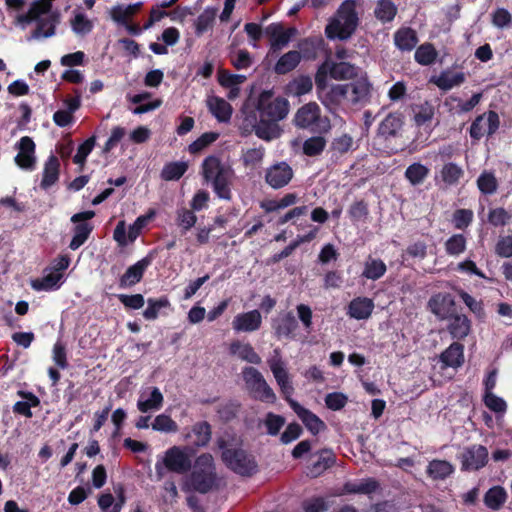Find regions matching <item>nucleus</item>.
I'll return each instance as SVG.
<instances>
[{
    "mask_svg": "<svg viewBox=\"0 0 512 512\" xmlns=\"http://www.w3.org/2000/svg\"><path fill=\"white\" fill-rule=\"evenodd\" d=\"M269 368L280 387L281 393L288 402L292 410L297 414L303 422L307 430L312 435H317L326 429L325 423L313 412L301 406L297 401L291 398L294 393V387L290 380L286 363L282 359L280 349L273 350L271 357L267 360Z\"/></svg>",
    "mask_w": 512,
    "mask_h": 512,
    "instance_id": "nucleus-1",
    "label": "nucleus"
},
{
    "mask_svg": "<svg viewBox=\"0 0 512 512\" xmlns=\"http://www.w3.org/2000/svg\"><path fill=\"white\" fill-rule=\"evenodd\" d=\"M33 22L36 27L27 37L28 41L50 38L56 34V27L60 23V13L52 10L49 1H33L26 13L17 15L15 23L21 29H25Z\"/></svg>",
    "mask_w": 512,
    "mask_h": 512,
    "instance_id": "nucleus-2",
    "label": "nucleus"
},
{
    "mask_svg": "<svg viewBox=\"0 0 512 512\" xmlns=\"http://www.w3.org/2000/svg\"><path fill=\"white\" fill-rule=\"evenodd\" d=\"M357 0H344L325 27L328 39L348 40L359 25Z\"/></svg>",
    "mask_w": 512,
    "mask_h": 512,
    "instance_id": "nucleus-3",
    "label": "nucleus"
},
{
    "mask_svg": "<svg viewBox=\"0 0 512 512\" xmlns=\"http://www.w3.org/2000/svg\"><path fill=\"white\" fill-rule=\"evenodd\" d=\"M202 175L207 182H211L216 195L224 200H231V184L233 170L221 163L216 156H208L202 163Z\"/></svg>",
    "mask_w": 512,
    "mask_h": 512,
    "instance_id": "nucleus-4",
    "label": "nucleus"
},
{
    "mask_svg": "<svg viewBox=\"0 0 512 512\" xmlns=\"http://www.w3.org/2000/svg\"><path fill=\"white\" fill-rule=\"evenodd\" d=\"M216 471L213 456L203 453L195 460L193 471L190 475L192 488L202 494L209 492L216 484Z\"/></svg>",
    "mask_w": 512,
    "mask_h": 512,
    "instance_id": "nucleus-5",
    "label": "nucleus"
},
{
    "mask_svg": "<svg viewBox=\"0 0 512 512\" xmlns=\"http://www.w3.org/2000/svg\"><path fill=\"white\" fill-rule=\"evenodd\" d=\"M293 123L297 128L312 133H326L330 130V120L321 115V109L316 102L301 106L294 115Z\"/></svg>",
    "mask_w": 512,
    "mask_h": 512,
    "instance_id": "nucleus-6",
    "label": "nucleus"
},
{
    "mask_svg": "<svg viewBox=\"0 0 512 512\" xmlns=\"http://www.w3.org/2000/svg\"><path fill=\"white\" fill-rule=\"evenodd\" d=\"M190 468L191 458L188 449L179 446L167 449L163 457L158 458L155 463V472L159 480L164 477L166 470L177 474H185Z\"/></svg>",
    "mask_w": 512,
    "mask_h": 512,
    "instance_id": "nucleus-7",
    "label": "nucleus"
},
{
    "mask_svg": "<svg viewBox=\"0 0 512 512\" xmlns=\"http://www.w3.org/2000/svg\"><path fill=\"white\" fill-rule=\"evenodd\" d=\"M217 445L222 450V460L228 468L242 476H251L257 471L254 457L243 449H227L226 441L218 439Z\"/></svg>",
    "mask_w": 512,
    "mask_h": 512,
    "instance_id": "nucleus-8",
    "label": "nucleus"
},
{
    "mask_svg": "<svg viewBox=\"0 0 512 512\" xmlns=\"http://www.w3.org/2000/svg\"><path fill=\"white\" fill-rule=\"evenodd\" d=\"M256 110L259 117L279 122L288 115L289 102L285 98L275 97L272 91H263L258 97Z\"/></svg>",
    "mask_w": 512,
    "mask_h": 512,
    "instance_id": "nucleus-9",
    "label": "nucleus"
},
{
    "mask_svg": "<svg viewBox=\"0 0 512 512\" xmlns=\"http://www.w3.org/2000/svg\"><path fill=\"white\" fill-rule=\"evenodd\" d=\"M242 375L246 388L254 399L271 404L276 402V394L260 371L249 366L243 369Z\"/></svg>",
    "mask_w": 512,
    "mask_h": 512,
    "instance_id": "nucleus-10",
    "label": "nucleus"
},
{
    "mask_svg": "<svg viewBox=\"0 0 512 512\" xmlns=\"http://www.w3.org/2000/svg\"><path fill=\"white\" fill-rule=\"evenodd\" d=\"M372 85L366 78H360L349 84L335 85L330 93L333 97L344 98L348 96L354 105H365L370 101Z\"/></svg>",
    "mask_w": 512,
    "mask_h": 512,
    "instance_id": "nucleus-11",
    "label": "nucleus"
},
{
    "mask_svg": "<svg viewBox=\"0 0 512 512\" xmlns=\"http://www.w3.org/2000/svg\"><path fill=\"white\" fill-rule=\"evenodd\" d=\"M358 68L347 62H331L322 63L316 73L315 82L318 89H324L327 84V76L336 80L352 79L357 76Z\"/></svg>",
    "mask_w": 512,
    "mask_h": 512,
    "instance_id": "nucleus-12",
    "label": "nucleus"
},
{
    "mask_svg": "<svg viewBox=\"0 0 512 512\" xmlns=\"http://www.w3.org/2000/svg\"><path fill=\"white\" fill-rule=\"evenodd\" d=\"M94 216V211L87 210L76 213L71 217V222L75 224L73 228V237L69 244V248L71 250H77L87 241L93 230V225L87 221L92 219Z\"/></svg>",
    "mask_w": 512,
    "mask_h": 512,
    "instance_id": "nucleus-13",
    "label": "nucleus"
},
{
    "mask_svg": "<svg viewBox=\"0 0 512 512\" xmlns=\"http://www.w3.org/2000/svg\"><path fill=\"white\" fill-rule=\"evenodd\" d=\"M294 177L293 168L286 161H278L265 169L264 181L274 190L286 187Z\"/></svg>",
    "mask_w": 512,
    "mask_h": 512,
    "instance_id": "nucleus-14",
    "label": "nucleus"
},
{
    "mask_svg": "<svg viewBox=\"0 0 512 512\" xmlns=\"http://www.w3.org/2000/svg\"><path fill=\"white\" fill-rule=\"evenodd\" d=\"M265 34L270 38L269 52L276 54L289 44L297 34V29L294 27L285 29L280 23H271L265 28Z\"/></svg>",
    "mask_w": 512,
    "mask_h": 512,
    "instance_id": "nucleus-15",
    "label": "nucleus"
},
{
    "mask_svg": "<svg viewBox=\"0 0 512 512\" xmlns=\"http://www.w3.org/2000/svg\"><path fill=\"white\" fill-rule=\"evenodd\" d=\"M35 143L29 136H23L15 144L18 154L15 163L23 170L32 171L36 167Z\"/></svg>",
    "mask_w": 512,
    "mask_h": 512,
    "instance_id": "nucleus-16",
    "label": "nucleus"
},
{
    "mask_svg": "<svg viewBox=\"0 0 512 512\" xmlns=\"http://www.w3.org/2000/svg\"><path fill=\"white\" fill-rule=\"evenodd\" d=\"M499 116L494 111L478 116L471 124L470 136L475 140L481 139L485 133L491 136L499 128Z\"/></svg>",
    "mask_w": 512,
    "mask_h": 512,
    "instance_id": "nucleus-17",
    "label": "nucleus"
},
{
    "mask_svg": "<svg viewBox=\"0 0 512 512\" xmlns=\"http://www.w3.org/2000/svg\"><path fill=\"white\" fill-rule=\"evenodd\" d=\"M277 339H295L298 322L292 312L280 313L271 323Z\"/></svg>",
    "mask_w": 512,
    "mask_h": 512,
    "instance_id": "nucleus-18",
    "label": "nucleus"
},
{
    "mask_svg": "<svg viewBox=\"0 0 512 512\" xmlns=\"http://www.w3.org/2000/svg\"><path fill=\"white\" fill-rule=\"evenodd\" d=\"M488 450L482 445L468 447L461 455L463 470H478L486 465Z\"/></svg>",
    "mask_w": 512,
    "mask_h": 512,
    "instance_id": "nucleus-19",
    "label": "nucleus"
},
{
    "mask_svg": "<svg viewBox=\"0 0 512 512\" xmlns=\"http://www.w3.org/2000/svg\"><path fill=\"white\" fill-rule=\"evenodd\" d=\"M261 324V313L255 309L237 314L232 321V328L237 333H250L259 330Z\"/></svg>",
    "mask_w": 512,
    "mask_h": 512,
    "instance_id": "nucleus-20",
    "label": "nucleus"
},
{
    "mask_svg": "<svg viewBox=\"0 0 512 512\" xmlns=\"http://www.w3.org/2000/svg\"><path fill=\"white\" fill-rule=\"evenodd\" d=\"M153 260L152 254H148L132 266L121 276L119 286L121 288L131 287L141 281L145 270L151 265Z\"/></svg>",
    "mask_w": 512,
    "mask_h": 512,
    "instance_id": "nucleus-21",
    "label": "nucleus"
},
{
    "mask_svg": "<svg viewBox=\"0 0 512 512\" xmlns=\"http://www.w3.org/2000/svg\"><path fill=\"white\" fill-rule=\"evenodd\" d=\"M455 306L454 298L449 293H438L433 295L428 301V308L439 319L449 318Z\"/></svg>",
    "mask_w": 512,
    "mask_h": 512,
    "instance_id": "nucleus-22",
    "label": "nucleus"
},
{
    "mask_svg": "<svg viewBox=\"0 0 512 512\" xmlns=\"http://www.w3.org/2000/svg\"><path fill=\"white\" fill-rule=\"evenodd\" d=\"M354 150V139L349 134H342L332 139L327 155L333 164H338L339 160L348 152Z\"/></svg>",
    "mask_w": 512,
    "mask_h": 512,
    "instance_id": "nucleus-23",
    "label": "nucleus"
},
{
    "mask_svg": "<svg viewBox=\"0 0 512 512\" xmlns=\"http://www.w3.org/2000/svg\"><path fill=\"white\" fill-rule=\"evenodd\" d=\"M140 394L137 400V408L142 413L158 411L163 406L164 397L158 387H151Z\"/></svg>",
    "mask_w": 512,
    "mask_h": 512,
    "instance_id": "nucleus-24",
    "label": "nucleus"
},
{
    "mask_svg": "<svg viewBox=\"0 0 512 512\" xmlns=\"http://www.w3.org/2000/svg\"><path fill=\"white\" fill-rule=\"evenodd\" d=\"M403 126V116L400 113H389L379 124L377 136L388 140L398 136Z\"/></svg>",
    "mask_w": 512,
    "mask_h": 512,
    "instance_id": "nucleus-25",
    "label": "nucleus"
},
{
    "mask_svg": "<svg viewBox=\"0 0 512 512\" xmlns=\"http://www.w3.org/2000/svg\"><path fill=\"white\" fill-rule=\"evenodd\" d=\"M465 80L466 75L464 72H454L450 69L443 70L439 75L430 78V82L443 91L458 87L463 84Z\"/></svg>",
    "mask_w": 512,
    "mask_h": 512,
    "instance_id": "nucleus-26",
    "label": "nucleus"
},
{
    "mask_svg": "<svg viewBox=\"0 0 512 512\" xmlns=\"http://www.w3.org/2000/svg\"><path fill=\"white\" fill-rule=\"evenodd\" d=\"M252 130L255 135L266 142H270L280 137L282 130L277 121H272L259 117L257 121L252 124Z\"/></svg>",
    "mask_w": 512,
    "mask_h": 512,
    "instance_id": "nucleus-27",
    "label": "nucleus"
},
{
    "mask_svg": "<svg viewBox=\"0 0 512 512\" xmlns=\"http://www.w3.org/2000/svg\"><path fill=\"white\" fill-rule=\"evenodd\" d=\"M206 105L218 122L228 123L230 121L233 108L225 99L218 96H208Z\"/></svg>",
    "mask_w": 512,
    "mask_h": 512,
    "instance_id": "nucleus-28",
    "label": "nucleus"
},
{
    "mask_svg": "<svg viewBox=\"0 0 512 512\" xmlns=\"http://www.w3.org/2000/svg\"><path fill=\"white\" fill-rule=\"evenodd\" d=\"M211 436V425L207 421H200L192 426L191 432L186 435V439H190L196 447H205L210 442Z\"/></svg>",
    "mask_w": 512,
    "mask_h": 512,
    "instance_id": "nucleus-29",
    "label": "nucleus"
},
{
    "mask_svg": "<svg viewBox=\"0 0 512 512\" xmlns=\"http://www.w3.org/2000/svg\"><path fill=\"white\" fill-rule=\"evenodd\" d=\"M379 489V483L374 478H365L358 481H348L343 485L344 494L370 495Z\"/></svg>",
    "mask_w": 512,
    "mask_h": 512,
    "instance_id": "nucleus-30",
    "label": "nucleus"
},
{
    "mask_svg": "<svg viewBox=\"0 0 512 512\" xmlns=\"http://www.w3.org/2000/svg\"><path fill=\"white\" fill-rule=\"evenodd\" d=\"M374 309V303L367 297H357L348 305V315L357 320L368 319Z\"/></svg>",
    "mask_w": 512,
    "mask_h": 512,
    "instance_id": "nucleus-31",
    "label": "nucleus"
},
{
    "mask_svg": "<svg viewBox=\"0 0 512 512\" xmlns=\"http://www.w3.org/2000/svg\"><path fill=\"white\" fill-rule=\"evenodd\" d=\"M17 394L23 398V401H17L13 407V413L25 416L26 418H32L33 413L32 407H38L40 405V399L32 392L19 390Z\"/></svg>",
    "mask_w": 512,
    "mask_h": 512,
    "instance_id": "nucleus-32",
    "label": "nucleus"
},
{
    "mask_svg": "<svg viewBox=\"0 0 512 512\" xmlns=\"http://www.w3.org/2000/svg\"><path fill=\"white\" fill-rule=\"evenodd\" d=\"M417 43V33L410 27H401L394 33V44L403 52L412 51Z\"/></svg>",
    "mask_w": 512,
    "mask_h": 512,
    "instance_id": "nucleus-33",
    "label": "nucleus"
},
{
    "mask_svg": "<svg viewBox=\"0 0 512 512\" xmlns=\"http://www.w3.org/2000/svg\"><path fill=\"white\" fill-rule=\"evenodd\" d=\"M335 463V456L329 449H323L319 452L318 459L307 467V475L311 478L320 476L325 470Z\"/></svg>",
    "mask_w": 512,
    "mask_h": 512,
    "instance_id": "nucleus-34",
    "label": "nucleus"
},
{
    "mask_svg": "<svg viewBox=\"0 0 512 512\" xmlns=\"http://www.w3.org/2000/svg\"><path fill=\"white\" fill-rule=\"evenodd\" d=\"M60 162L55 155H50L43 168V176L40 183L42 189H48L59 179Z\"/></svg>",
    "mask_w": 512,
    "mask_h": 512,
    "instance_id": "nucleus-35",
    "label": "nucleus"
},
{
    "mask_svg": "<svg viewBox=\"0 0 512 512\" xmlns=\"http://www.w3.org/2000/svg\"><path fill=\"white\" fill-rule=\"evenodd\" d=\"M448 331L453 338H465L471 329V322L466 315L455 314L449 316Z\"/></svg>",
    "mask_w": 512,
    "mask_h": 512,
    "instance_id": "nucleus-36",
    "label": "nucleus"
},
{
    "mask_svg": "<svg viewBox=\"0 0 512 512\" xmlns=\"http://www.w3.org/2000/svg\"><path fill=\"white\" fill-rule=\"evenodd\" d=\"M322 45L323 39L320 37H307L301 39L297 44V51L301 54V60H315Z\"/></svg>",
    "mask_w": 512,
    "mask_h": 512,
    "instance_id": "nucleus-37",
    "label": "nucleus"
},
{
    "mask_svg": "<svg viewBox=\"0 0 512 512\" xmlns=\"http://www.w3.org/2000/svg\"><path fill=\"white\" fill-rule=\"evenodd\" d=\"M301 62V54L297 50L284 53L274 65L275 73L279 75L293 71Z\"/></svg>",
    "mask_w": 512,
    "mask_h": 512,
    "instance_id": "nucleus-38",
    "label": "nucleus"
},
{
    "mask_svg": "<svg viewBox=\"0 0 512 512\" xmlns=\"http://www.w3.org/2000/svg\"><path fill=\"white\" fill-rule=\"evenodd\" d=\"M441 361L449 367H460L464 362V346L460 343H452L440 356Z\"/></svg>",
    "mask_w": 512,
    "mask_h": 512,
    "instance_id": "nucleus-39",
    "label": "nucleus"
},
{
    "mask_svg": "<svg viewBox=\"0 0 512 512\" xmlns=\"http://www.w3.org/2000/svg\"><path fill=\"white\" fill-rule=\"evenodd\" d=\"M230 353L238 356L241 360L252 364H260L261 357L255 352L249 343L234 341L230 345Z\"/></svg>",
    "mask_w": 512,
    "mask_h": 512,
    "instance_id": "nucleus-40",
    "label": "nucleus"
},
{
    "mask_svg": "<svg viewBox=\"0 0 512 512\" xmlns=\"http://www.w3.org/2000/svg\"><path fill=\"white\" fill-rule=\"evenodd\" d=\"M62 274L51 272L42 278L31 280V288L35 291H53L60 288Z\"/></svg>",
    "mask_w": 512,
    "mask_h": 512,
    "instance_id": "nucleus-41",
    "label": "nucleus"
},
{
    "mask_svg": "<svg viewBox=\"0 0 512 512\" xmlns=\"http://www.w3.org/2000/svg\"><path fill=\"white\" fill-rule=\"evenodd\" d=\"M312 88L313 82L311 77L300 75L287 84L286 92L290 96L300 97L311 92Z\"/></svg>",
    "mask_w": 512,
    "mask_h": 512,
    "instance_id": "nucleus-42",
    "label": "nucleus"
},
{
    "mask_svg": "<svg viewBox=\"0 0 512 512\" xmlns=\"http://www.w3.org/2000/svg\"><path fill=\"white\" fill-rule=\"evenodd\" d=\"M439 175L445 186L450 187L459 183L460 179L464 175V171L458 164L448 162L442 166Z\"/></svg>",
    "mask_w": 512,
    "mask_h": 512,
    "instance_id": "nucleus-43",
    "label": "nucleus"
},
{
    "mask_svg": "<svg viewBox=\"0 0 512 512\" xmlns=\"http://www.w3.org/2000/svg\"><path fill=\"white\" fill-rule=\"evenodd\" d=\"M454 472L453 465L446 460H432L427 466V474L433 480H444Z\"/></svg>",
    "mask_w": 512,
    "mask_h": 512,
    "instance_id": "nucleus-44",
    "label": "nucleus"
},
{
    "mask_svg": "<svg viewBox=\"0 0 512 512\" xmlns=\"http://www.w3.org/2000/svg\"><path fill=\"white\" fill-rule=\"evenodd\" d=\"M430 169L419 162L409 165L404 173L405 178L412 186L421 185L429 176Z\"/></svg>",
    "mask_w": 512,
    "mask_h": 512,
    "instance_id": "nucleus-45",
    "label": "nucleus"
},
{
    "mask_svg": "<svg viewBox=\"0 0 512 512\" xmlns=\"http://www.w3.org/2000/svg\"><path fill=\"white\" fill-rule=\"evenodd\" d=\"M386 271V264L381 259L369 257L364 263L362 277L375 281L384 276Z\"/></svg>",
    "mask_w": 512,
    "mask_h": 512,
    "instance_id": "nucleus-46",
    "label": "nucleus"
},
{
    "mask_svg": "<svg viewBox=\"0 0 512 512\" xmlns=\"http://www.w3.org/2000/svg\"><path fill=\"white\" fill-rule=\"evenodd\" d=\"M188 164L185 161L169 162L161 170V178L165 181H177L187 171Z\"/></svg>",
    "mask_w": 512,
    "mask_h": 512,
    "instance_id": "nucleus-47",
    "label": "nucleus"
},
{
    "mask_svg": "<svg viewBox=\"0 0 512 512\" xmlns=\"http://www.w3.org/2000/svg\"><path fill=\"white\" fill-rule=\"evenodd\" d=\"M506 497L507 494L503 487L494 486L486 492L484 503L488 508L498 510L505 503Z\"/></svg>",
    "mask_w": 512,
    "mask_h": 512,
    "instance_id": "nucleus-48",
    "label": "nucleus"
},
{
    "mask_svg": "<svg viewBox=\"0 0 512 512\" xmlns=\"http://www.w3.org/2000/svg\"><path fill=\"white\" fill-rule=\"evenodd\" d=\"M397 13V7L391 0H378L374 15L375 17L383 22H390L392 21Z\"/></svg>",
    "mask_w": 512,
    "mask_h": 512,
    "instance_id": "nucleus-49",
    "label": "nucleus"
},
{
    "mask_svg": "<svg viewBox=\"0 0 512 512\" xmlns=\"http://www.w3.org/2000/svg\"><path fill=\"white\" fill-rule=\"evenodd\" d=\"M438 56V52L431 43L420 45L414 54L415 61L423 66L433 64Z\"/></svg>",
    "mask_w": 512,
    "mask_h": 512,
    "instance_id": "nucleus-50",
    "label": "nucleus"
},
{
    "mask_svg": "<svg viewBox=\"0 0 512 512\" xmlns=\"http://www.w3.org/2000/svg\"><path fill=\"white\" fill-rule=\"evenodd\" d=\"M176 224L181 228L182 234H185L196 224L197 217L193 210L180 207L176 210Z\"/></svg>",
    "mask_w": 512,
    "mask_h": 512,
    "instance_id": "nucleus-51",
    "label": "nucleus"
},
{
    "mask_svg": "<svg viewBox=\"0 0 512 512\" xmlns=\"http://www.w3.org/2000/svg\"><path fill=\"white\" fill-rule=\"evenodd\" d=\"M72 31L77 35H86L93 29V22L82 12L74 11L70 21Z\"/></svg>",
    "mask_w": 512,
    "mask_h": 512,
    "instance_id": "nucleus-52",
    "label": "nucleus"
},
{
    "mask_svg": "<svg viewBox=\"0 0 512 512\" xmlns=\"http://www.w3.org/2000/svg\"><path fill=\"white\" fill-rule=\"evenodd\" d=\"M467 240L463 234H454L449 237L444 246L449 256H459L466 250Z\"/></svg>",
    "mask_w": 512,
    "mask_h": 512,
    "instance_id": "nucleus-53",
    "label": "nucleus"
},
{
    "mask_svg": "<svg viewBox=\"0 0 512 512\" xmlns=\"http://www.w3.org/2000/svg\"><path fill=\"white\" fill-rule=\"evenodd\" d=\"M154 431L161 433H175L178 431L177 423L167 414H159L151 424Z\"/></svg>",
    "mask_w": 512,
    "mask_h": 512,
    "instance_id": "nucleus-54",
    "label": "nucleus"
},
{
    "mask_svg": "<svg viewBox=\"0 0 512 512\" xmlns=\"http://www.w3.org/2000/svg\"><path fill=\"white\" fill-rule=\"evenodd\" d=\"M147 304V308L143 311V317L146 320H155L162 308L170 306V301L166 296H163L159 299L149 298Z\"/></svg>",
    "mask_w": 512,
    "mask_h": 512,
    "instance_id": "nucleus-55",
    "label": "nucleus"
},
{
    "mask_svg": "<svg viewBox=\"0 0 512 512\" xmlns=\"http://www.w3.org/2000/svg\"><path fill=\"white\" fill-rule=\"evenodd\" d=\"M477 186L483 194L491 195L496 192L498 182L492 172L484 171L477 179Z\"/></svg>",
    "mask_w": 512,
    "mask_h": 512,
    "instance_id": "nucleus-56",
    "label": "nucleus"
},
{
    "mask_svg": "<svg viewBox=\"0 0 512 512\" xmlns=\"http://www.w3.org/2000/svg\"><path fill=\"white\" fill-rule=\"evenodd\" d=\"M326 147V140L322 136H313L306 139L303 143V153L313 157L321 154Z\"/></svg>",
    "mask_w": 512,
    "mask_h": 512,
    "instance_id": "nucleus-57",
    "label": "nucleus"
},
{
    "mask_svg": "<svg viewBox=\"0 0 512 512\" xmlns=\"http://www.w3.org/2000/svg\"><path fill=\"white\" fill-rule=\"evenodd\" d=\"M285 422L286 421L283 416L273 412H268L263 421L267 434L271 436L278 435L282 427L285 425Z\"/></svg>",
    "mask_w": 512,
    "mask_h": 512,
    "instance_id": "nucleus-58",
    "label": "nucleus"
},
{
    "mask_svg": "<svg viewBox=\"0 0 512 512\" xmlns=\"http://www.w3.org/2000/svg\"><path fill=\"white\" fill-rule=\"evenodd\" d=\"M219 138V133L217 132H206L202 134L199 138L193 141L188 149L192 154L198 153L202 151L204 148L215 142Z\"/></svg>",
    "mask_w": 512,
    "mask_h": 512,
    "instance_id": "nucleus-59",
    "label": "nucleus"
},
{
    "mask_svg": "<svg viewBox=\"0 0 512 512\" xmlns=\"http://www.w3.org/2000/svg\"><path fill=\"white\" fill-rule=\"evenodd\" d=\"M414 112V121L418 126L431 121L434 116V108L428 102L418 105Z\"/></svg>",
    "mask_w": 512,
    "mask_h": 512,
    "instance_id": "nucleus-60",
    "label": "nucleus"
},
{
    "mask_svg": "<svg viewBox=\"0 0 512 512\" xmlns=\"http://www.w3.org/2000/svg\"><path fill=\"white\" fill-rule=\"evenodd\" d=\"M473 220V211L470 209H457L452 216V223L456 229L467 228Z\"/></svg>",
    "mask_w": 512,
    "mask_h": 512,
    "instance_id": "nucleus-61",
    "label": "nucleus"
},
{
    "mask_svg": "<svg viewBox=\"0 0 512 512\" xmlns=\"http://www.w3.org/2000/svg\"><path fill=\"white\" fill-rule=\"evenodd\" d=\"M512 215L504 208H494L488 213V222L495 226H505L511 220Z\"/></svg>",
    "mask_w": 512,
    "mask_h": 512,
    "instance_id": "nucleus-62",
    "label": "nucleus"
},
{
    "mask_svg": "<svg viewBox=\"0 0 512 512\" xmlns=\"http://www.w3.org/2000/svg\"><path fill=\"white\" fill-rule=\"evenodd\" d=\"M484 404L486 407H488L491 411L495 413H505L507 410V404L505 400L497 395L492 393H485L483 397Z\"/></svg>",
    "mask_w": 512,
    "mask_h": 512,
    "instance_id": "nucleus-63",
    "label": "nucleus"
},
{
    "mask_svg": "<svg viewBox=\"0 0 512 512\" xmlns=\"http://www.w3.org/2000/svg\"><path fill=\"white\" fill-rule=\"evenodd\" d=\"M495 253L502 258L512 257V235L499 237L495 246Z\"/></svg>",
    "mask_w": 512,
    "mask_h": 512,
    "instance_id": "nucleus-64",
    "label": "nucleus"
}]
</instances>
